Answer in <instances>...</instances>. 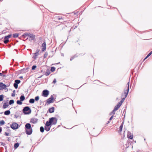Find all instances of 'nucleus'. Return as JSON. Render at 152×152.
Masks as SVG:
<instances>
[{
    "label": "nucleus",
    "mask_w": 152,
    "mask_h": 152,
    "mask_svg": "<svg viewBox=\"0 0 152 152\" xmlns=\"http://www.w3.org/2000/svg\"><path fill=\"white\" fill-rule=\"evenodd\" d=\"M25 129L26 134L28 135H31L32 133V129L31 125L29 123H27L25 125Z\"/></svg>",
    "instance_id": "nucleus-1"
},
{
    "label": "nucleus",
    "mask_w": 152,
    "mask_h": 152,
    "mask_svg": "<svg viewBox=\"0 0 152 152\" xmlns=\"http://www.w3.org/2000/svg\"><path fill=\"white\" fill-rule=\"evenodd\" d=\"M22 36L24 38H25L26 37H29V38H31V39H30V40H34L35 38V35L31 33H24L22 35Z\"/></svg>",
    "instance_id": "nucleus-2"
},
{
    "label": "nucleus",
    "mask_w": 152,
    "mask_h": 152,
    "mask_svg": "<svg viewBox=\"0 0 152 152\" xmlns=\"http://www.w3.org/2000/svg\"><path fill=\"white\" fill-rule=\"evenodd\" d=\"M23 113L25 114H29L31 113V110L28 106H26L24 107L23 110Z\"/></svg>",
    "instance_id": "nucleus-3"
},
{
    "label": "nucleus",
    "mask_w": 152,
    "mask_h": 152,
    "mask_svg": "<svg viewBox=\"0 0 152 152\" xmlns=\"http://www.w3.org/2000/svg\"><path fill=\"white\" fill-rule=\"evenodd\" d=\"M49 121L50 122L52 125H55L56 124L57 119L55 117H51L49 119Z\"/></svg>",
    "instance_id": "nucleus-4"
},
{
    "label": "nucleus",
    "mask_w": 152,
    "mask_h": 152,
    "mask_svg": "<svg viewBox=\"0 0 152 152\" xmlns=\"http://www.w3.org/2000/svg\"><path fill=\"white\" fill-rule=\"evenodd\" d=\"M129 82L127 83L126 85L127 88L126 89L125 88L124 89V94H125L124 96H125V97H126L129 91Z\"/></svg>",
    "instance_id": "nucleus-5"
},
{
    "label": "nucleus",
    "mask_w": 152,
    "mask_h": 152,
    "mask_svg": "<svg viewBox=\"0 0 152 152\" xmlns=\"http://www.w3.org/2000/svg\"><path fill=\"white\" fill-rule=\"evenodd\" d=\"M53 100L54 98L53 96L52 95L49 98L47 99V102L45 104V105L46 104L48 105L51 103H53Z\"/></svg>",
    "instance_id": "nucleus-6"
},
{
    "label": "nucleus",
    "mask_w": 152,
    "mask_h": 152,
    "mask_svg": "<svg viewBox=\"0 0 152 152\" xmlns=\"http://www.w3.org/2000/svg\"><path fill=\"white\" fill-rule=\"evenodd\" d=\"M10 127L13 130L17 129L19 127V125L16 123L14 122L10 125Z\"/></svg>",
    "instance_id": "nucleus-7"
},
{
    "label": "nucleus",
    "mask_w": 152,
    "mask_h": 152,
    "mask_svg": "<svg viewBox=\"0 0 152 152\" xmlns=\"http://www.w3.org/2000/svg\"><path fill=\"white\" fill-rule=\"evenodd\" d=\"M49 94V91L47 90H44L42 93V96L45 97H47Z\"/></svg>",
    "instance_id": "nucleus-8"
},
{
    "label": "nucleus",
    "mask_w": 152,
    "mask_h": 152,
    "mask_svg": "<svg viewBox=\"0 0 152 152\" xmlns=\"http://www.w3.org/2000/svg\"><path fill=\"white\" fill-rule=\"evenodd\" d=\"M20 82V81L19 80H15V83L13 84V86L15 89L18 88V84Z\"/></svg>",
    "instance_id": "nucleus-9"
},
{
    "label": "nucleus",
    "mask_w": 152,
    "mask_h": 152,
    "mask_svg": "<svg viewBox=\"0 0 152 152\" xmlns=\"http://www.w3.org/2000/svg\"><path fill=\"white\" fill-rule=\"evenodd\" d=\"M28 71V68H24L20 70L19 71L18 73H24L26 72H27Z\"/></svg>",
    "instance_id": "nucleus-10"
},
{
    "label": "nucleus",
    "mask_w": 152,
    "mask_h": 152,
    "mask_svg": "<svg viewBox=\"0 0 152 152\" xmlns=\"http://www.w3.org/2000/svg\"><path fill=\"white\" fill-rule=\"evenodd\" d=\"M7 86L2 82L0 83V90L5 89Z\"/></svg>",
    "instance_id": "nucleus-11"
},
{
    "label": "nucleus",
    "mask_w": 152,
    "mask_h": 152,
    "mask_svg": "<svg viewBox=\"0 0 152 152\" xmlns=\"http://www.w3.org/2000/svg\"><path fill=\"white\" fill-rule=\"evenodd\" d=\"M42 47L43 48H42V51H44L46 49V45L45 41H44L43 43L42 44Z\"/></svg>",
    "instance_id": "nucleus-12"
},
{
    "label": "nucleus",
    "mask_w": 152,
    "mask_h": 152,
    "mask_svg": "<svg viewBox=\"0 0 152 152\" xmlns=\"http://www.w3.org/2000/svg\"><path fill=\"white\" fill-rule=\"evenodd\" d=\"M38 119L34 118H32L31 119L30 122H32L33 124L36 123L38 121Z\"/></svg>",
    "instance_id": "nucleus-13"
},
{
    "label": "nucleus",
    "mask_w": 152,
    "mask_h": 152,
    "mask_svg": "<svg viewBox=\"0 0 152 152\" xmlns=\"http://www.w3.org/2000/svg\"><path fill=\"white\" fill-rule=\"evenodd\" d=\"M127 137L130 139H132L133 138V135L129 132H128Z\"/></svg>",
    "instance_id": "nucleus-14"
},
{
    "label": "nucleus",
    "mask_w": 152,
    "mask_h": 152,
    "mask_svg": "<svg viewBox=\"0 0 152 152\" xmlns=\"http://www.w3.org/2000/svg\"><path fill=\"white\" fill-rule=\"evenodd\" d=\"M9 104L8 103V102H6L4 103L3 104V107L4 109L8 107Z\"/></svg>",
    "instance_id": "nucleus-15"
},
{
    "label": "nucleus",
    "mask_w": 152,
    "mask_h": 152,
    "mask_svg": "<svg viewBox=\"0 0 152 152\" xmlns=\"http://www.w3.org/2000/svg\"><path fill=\"white\" fill-rule=\"evenodd\" d=\"M48 111L50 113H52L54 111V107H52L49 109Z\"/></svg>",
    "instance_id": "nucleus-16"
},
{
    "label": "nucleus",
    "mask_w": 152,
    "mask_h": 152,
    "mask_svg": "<svg viewBox=\"0 0 152 152\" xmlns=\"http://www.w3.org/2000/svg\"><path fill=\"white\" fill-rule=\"evenodd\" d=\"M52 124H51V123H50V122L49 121H49H47L45 124V126H50L51 125H52Z\"/></svg>",
    "instance_id": "nucleus-17"
},
{
    "label": "nucleus",
    "mask_w": 152,
    "mask_h": 152,
    "mask_svg": "<svg viewBox=\"0 0 152 152\" xmlns=\"http://www.w3.org/2000/svg\"><path fill=\"white\" fill-rule=\"evenodd\" d=\"M9 41V40L6 37H5L4 40V44H6Z\"/></svg>",
    "instance_id": "nucleus-18"
},
{
    "label": "nucleus",
    "mask_w": 152,
    "mask_h": 152,
    "mask_svg": "<svg viewBox=\"0 0 152 152\" xmlns=\"http://www.w3.org/2000/svg\"><path fill=\"white\" fill-rule=\"evenodd\" d=\"M19 145V143L18 142L15 143L14 145V148L15 149H17Z\"/></svg>",
    "instance_id": "nucleus-19"
},
{
    "label": "nucleus",
    "mask_w": 152,
    "mask_h": 152,
    "mask_svg": "<svg viewBox=\"0 0 152 152\" xmlns=\"http://www.w3.org/2000/svg\"><path fill=\"white\" fill-rule=\"evenodd\" d=\"M20 100L22 101H23L25 99V97L24 94L22 95L20 98Z\"/></svg>",
    "instance_id": "nucleus-20"
},
{
    "label": "nucleus",
    "mask_w": 152,
    "mask_h": 152,
    "mask_svg": "<svg viewBox=\"0 0 152 152\" xmlns=\"http://www.w3.org/2000/svg\"><path fill=\"white\" fill-rule=\"evenodd\" d=\"M10 113V110H7L4 112V114L6 115H8Z\"/></svg>",
    "instance_id": "nucleus-21"
},
{
    "label": "nucleus",
    "mask_w": 152,
    "mask_h": 152,
    "mask_svg": "<svg viewBox=\"0 0 152 152\" xmlns=\"http://www.w3.org/2000/svg\"><path fill=\"white\" fill-rule=\"evenodd\" d=\"M35 102V99H31L29 100V102L31 104H33Z\"/></svg>",
    "instance_id": "nucleus-22"
},
{
    "label": "nucleus",
    "mask_w": 152,
    "mask_h": 152,
    "mask_svg": "<svg viewBox=\"0 0 152 152\" xmlns=\"http://www.w3.org/2000/svg\"><path fill=\"white\" fill-rule=\"evenodd\" d=\"M39 53H34V55L33 56V58L34 59H36L37 58V56L38 55Z\"/></svg>",
    "instance_id": "nucleus-23"
},
{
    "label": "nucleus",
    "mask_w": 152,
    "mask_h": 152,
    "mask_svg": "<svg viewBox=\"0 0 152 152\" xmlns=\"http://www.w3.org/2000/svg\"><path fill=\"white\" fill-rule=\"evenodd\" d=\"M50 73V71L49 69H47L46 70V72L45 73V75L46 76H48V75Z\"/></svg>",
    "instance_id": "nucleus-24"
},
{
    "label": "nucleus",
    "mask_w": 152,
    "mask_h": 152,
    "mask_svg": "<svg viewBox=\"0 0 152 152\" xmlns=\"http://www.w3.org/2000/svg\"><path fill=\"white\" fill-rule=\"evenodd\" d=\"M50 126L47 127V126H45V129L47 132H48L50 130Z\"/></svg>",
    "instance_id": "nucleus-25"
},
{
    "label": "nucleus",
    "mask_w": 152,
    "mask_h": 152,
    "mask_svg": "<svg viewBox=\"0 0 152 152\" xmlns=\"http://www.w3.org/2000/svg\"><path fill=\"white\" fill-rule=\"evenodd\" d=\"M123 124H124V122H123L121 124V125L120 126V127H119V131H120V132H121L122 131V128H123Z\"/></svg>",
    "instance_id": "nucleus-26"
},
{
    "label": "nucleus",
    "mask_w": 152,
    "mask_h": 152,
    "mask_svg": "<svg viewBox=\"0 0 152 152\" xmlns=\"http://www.w3.org/2000/svg\"><path fill=\"white\" fill-rule=\"evenodd\" d=\"M22 101H21L20 100H18L17 101L16 103H17V104H18L21 105L22 104Z\"/></svg>",
    "instance_id": "nucleus-27"
},
{
    "label": "nucleus",
    "mask_w": 152,
    "mask_h": 152,
    "mask_svg": "<svg viewBox=\"0 0 152 152\" xmlns=\"http://www.w3.org/2000/svg\"><path fill=\"white\" fill-rule=\"evenodd\" d=\"M152 54V50L147 55L146 57L144 59L143 61H144L145 59L149 57Z\"/></svg>",
    "instance_id": "nucleus-28"
},
{
    "label": "nucleus",
    "mask_w": 152,
    "mask_h": 152,
    "mask_svg": "<svg viewBox=\"0 0 152 152\" xmlns=\"http://www.w3.org/2000/svg\"><path fill=\"white\" fill-rule=\"evenodd\" d=\"M19 35L18 34V33H15L13 34L12 36L14 38H17L18 37Z\"/></svg>",
    "instance_id": "nucleus-29"
},
{
    "label": "nucleus",
    "mask_w": 152,
    "mask_h": 152,
    "mask_svg": "<svg viewBox=\"0 0 152 152\" xmlns=\"http://www.w3.org/2000/svg\"><path fill=\"white\" fill-rule=\"evenodd\" d=\"M40 130L41 132L43 133L44 131V128L43 126H41L40 128Z\"/></svg>",
    "instance_id": "nucleus-30"
},
{
    "label": "nucleus",
    "mask_w": 152,
    "mask_h": 152,
    "mask_svg": "<svg viewBox=\"0 0 152 152\" xmlns=\"http://www.w3.org/2000/svg\"><path fill=\"white\" fill-rule=\"evenodd\" d=\"M14 102V101L13 99H11L10 100L9 104L10 105H11L12 104H13Z\"/></svg>",
    "instance_id": "nucleus-31"
},
{
    "label": "nucleus",
    "mask_w": 152,
    "mask_h": 152,
    "mask_svg": "<svg viewBox=\"0 0 152 152\" xmlns=\"http://www.w3.org/2000/svg\"><path fill=\"white\" fill-rule=\"evenodd\" d=\"M56 68L54 66L51 67L50 69V71L53 72L55 71Z\"/></svg>",
    "instance_id": "nucleus-32"
},
{
    "label": "nucleus",
    "mask_w": 152,
    "mask_h": 152,
    "mask_svg": "<svg viewBox=\"0 0 152 152\" xmlns=\"http://www.w3.org/2000/svg\"><path fill=\"white\" fill-rule=\"evenodd\" d=\"M4 95L3 94L0 95V101H2L3 100Z\"/></svg>",
    "instance_id": "nucleus-33"
},
{
    "label": "nucleus",
    "mask_w": 152,
    "mask_h": 152,
    "mask_svg": "<svg viewBox=\"0 0 152 152\" xmlns=\"http://www.w3.org/2000/svg\"><path fill=\"white\" fill-rule=\"evenodd\" d=\"M4 124H5V122L4 120H2L1 121H0V125H3Z\"/></svg>",
    "instance_id": "nucleus-34"
},
{
    "label": "nucleus",
    "mask_w": 152,
    "mask_h": 152,
    "mask_svg": "<svg viewBox=\"0 0 152 152\" xmlns=\"http://www.w3.org/2000/svg\"><path fill=\"white\" fill-rule=\"evenodd\" d=\"M39 96H37L35 97V99H35V100L36 101H38V100H39Z\"/></svg>",
    "instance_id": "nucleus-35"
},
{
    "label": "nucleus",
    "mask_w": 152,
    "mask_h": 152,
    "mask_svg": "<svg viewBox=\"0 0 152 152\" xmlns=\"http://www.w3.org/2000/svg\"><path fill=\"white\" fill-rule=\"evenodd\" d=\"M120 107L119 106H117V105H116L114 108V110L116 111Z\"/></svg>",
    "instance_id": "nucleus-36"
},
{
    "label": "nucleus",
    "mask_w": 152,
    "mask_h": 152,
    "mask_svg": "<svg viewBox=\"0 0 152 152\" xmlns=\"http://www.w3.org/2000/svg\"><path fill=\"white\" fill-rule=\"evenodd\" d=\"M115 110H114V109H113V110L112 111V112L110 113L109 115H111L113 114H115Z\"/></svg>",
    "instance_id": "nucleus-37"
},
{
    "label": "nucleus",
    "mask_w": 152,
    "mask_h": 152,
    "mask_svg": "<svg viewBox=\"0 0 152 152\" xmlns=\"http://www.w3.org/2000/svg\"><path fill=\"white\" fill-rule=\"evenodd\" d=\"M126 97H125V96H124V97H123L121 99V100L120 101L122 103L123 102H124V100L126 98Z\"/></svg>",
    "instance_id": "nucleus-38"
},
{
    "label": "nucleus",
    "mask_w": 152,
    "mask_h": 152,
    "mask_svg": "<svg viewBox=\"0 0 152 152\" xmlns=\"http://www.w3.org/2000/svg\"><path fill=\"white\" fill-rule=\"evenodd\" d=\"M122 104V103L120 101L119 102H118V103L117 104V106H119V107H120L121 106Z\"/></svg>",
    "instance_id": "nucleus-39"
},
{
    "label": "nucleus",
    "mask_w": 152,
    "mask_h": 152,
    "mask_svg": "<svg viewBox=\"0 0 152 152\" xmlns=\"http://www.w3.org/2000/svg\"><path fill=\"white\" fill-rule=\"evenodd\" d=\"M48 55V53L47 52H45L44 54V58H46L47 56Z\"/></svg>",
    "instance_id": "nucleus-40"
},
{
    "label": "nucleus",
    "mask_w": 152,
    "mask_h": 152,
    "mask_svg": "<svg viewBox=\"0 0 152 152\" xmlns=\"http://www.w3.org/2000/svg\"><path fill=\"white\" fill-rule=\"evenodd\" d=\"M6 145V144L5 143L2 142H0V145H2L4 146H5V145Z\"/></svg>",
    "instance_id": "nucleus-41"
},
{
    "label": "nucleus",
    "mask_w": 152,
    "mask_h": 152,
    "mask_svg": "<svg viewBox=\"0 0 152 152\" xmlns=\"http://www.w3.org/2000/svg\"><path fill=\"white\" fill-rule=\"evenodd\" d=\"M37 67V66L35 65H33L32 67V70H34Z\"/></svg>",
    "instance_id": "nucleus-42"
},
{
    "label": "nucleus",
    "mask_w": 152,
    "mask_h": 152,
    "mask_svg": "<svg viewBox=\"0 0 152 152\" xmlns=\"http://www.w3.org/2000/svg\"><path fill=\"white\" fill-rule=\"evenodd\" d=\"M11 36H12V34H9L7 36H5V37H6L7 38L9 39V38H10Z\"/></svg>",
    "instance_id": "nucleus-43"
},
{
    "label": "nucleus",
    "mask_w": 152,
    "mask_h": 152,
    "mask_svg": "<svg viewBox=\"0 0 152 152\" xmlns=\"http://www.w3.org/2000/svg\"><path fill=\"white\" fill-rule=\"evenodd\" d=\"M7 73V70H6L4 71H2V73L3 74H5Z\"/></svg>",
    "instance_id": "nucleus-44"
},
{
    "label": "nucleus",
    "mask_w": 152,
    "mask_h": 152,
    "mask_svg": "<svg viewBox=\"0 0 152 152\" xmlns=\"http://www.w3.org/2000/svg\"><path fill=\"white\" fill-rule=\"evenodd\" d=\"M19 115H16V114H15L14 115V117L16 118H18L19 117Z\"/></svg>",
    "instance_id": "nucleus-45"
},
{
    "label": "nucleus",
    "mask_w": 152,
    "mask_h": 152,
    "mask_svg": "<svg viewBox=\"0 0 152 152\" xmlns=\"http://www.w3.org/2000/svg\"><path fill=\"white\" fill-rule=\"evenodd\" d=\"M4 134L5 135L7 136H9V133L6 132H5Z\"/></svg>",
    "instance_id": "nucleus-46"
},
{
    "label": "nucleus",
    "mask_w": 152,
    "mask_h": 152,
    "mask_svg": "<svg viewBox=\"0 0 152 152\" xmlns=\"http://www.w3.org/2000/svg\"><path fill=\"white\" fill-rule=\"evenodd\" d=\"M56 79L55 78L53 80V82L52 83L55 84L56 83Z\"/></svg>",
    "instance_id": "nucleus-47"
},
{
    "label": "nucleus",
    "mask_w": 152,
    "mask_h": 152,
    "mask_svg": "<svg viewBox=\"0 0 152 152\" xmlns=\"http://www.w3.org/2000/svg\"><path fill=\"white\" fill-rule=\"evenodd\" d=\"M113 116H113V115H112V116L110 117V118L109 120V121H111V120L112 119H113Z\"/></svg>",
    "instance_id": "nucleus-48"
},
{
    "label": "nucleus",
    "mask_w": 152,
    "mask_h": 152,
    "mask_svg": "<svg viewBox=\"0 0 152 152\" xmlns=\"http://www.w3.org/2000/svg\"><path fill=\"white\" fill-rule=\"evenodd\" d=\"M74 57V58L78 56V55L77 54H76L73 56Z\"/></svg>",
    "instance_id": "nucleus-49"
},
{
    "label": "nucleus",
    "mask_w": 152,
    "mask_h": 152,
    "mask_svg": "<svg viewBox=\"0 0 152 152\" xmlns=\"http://www.w3.org/2000/svg\"><path fill=\"white\" fill-rule=\"evenodd\" d=\"M39 50H40L39 49H37V50L36 51V52L35 53H39Z\"/></svg>",
    "instance_id": "nucleus-50"
},
{
    "label": "nucleus",
    "mask_w": 152,
    "mask_h": 152,
    "mask_svg": "<svg viewBox=\"0 0 152 152\" xmlns=\"http://www.w3.org/2000/svg\"><path fill=\"white\" fill-rule=\"evenodd\" d=\"M74 58V57H73V56L71 57L70 58V60L71 61H72V60H73Z\"/></svg>",
    "instance_id": "nucleus-51"
},
{
    "label": "nucleus",
    "mask_w": 152,
    "mask_h": 152,
    "mask_svg": "<svg viewBox=\"0 0 152 152\" xmlns=\"http://www.w3.org/2000/svg\"><path fill=\"white\" fill-rule=\"evenodd\" d=\"M11 96L12 97H14L15 96V93H12L11 94Z\"/></svg>",
    "instance_id": "nucleus-52"
},
{
    "label": "nucleus",
    "mask_w": 152,
    "mask_h": 152,
    "mask_svg": "<svg viewBox=\"0 0 152 152\" xmlns=\"http://www.w3.org/2000/svg\"><path fill=\"white\" fill-rule=\"evenodd\" d=\"M20 111H17L16 112V114H16V115H19V114L18 113H19L20 112Z\"/></svg>",
    "instance_id": "nucleus-53"
},
{
    "label": "nucleus",
    "mask_w": 152,
    "mask_h": 152,
    "mask_svg": "<svg viewBox=\"0 0 152 152\" xmlns=\"http://www.w3.org/2000/svg\"><path fill=\"white\" fill-rule=\"evenodd\" d=\"M1 76H2L3 77H6V76L5 74H2V75Z\"/></svg>",
    "instance_id": "nucleus-54"
},
{
    "label": "nucleus",
    "mask_w": 152,
    "mask_h": 152,
    "mask_svg": "<svg viewBox=\"0 0 152 152\" xmlns=\"http://www.w3.org/2000/svg\"><path fill=\"white\" fill-rule=\"evenodd\" d=\"M2 131V128L1 127H0V133Z\"/></svg>",
    "instance_id": "nucleus-55"
},
{
    "label": "nucleus",
    "mask_w": 152,
    "mask_h": 152,
    "mask_svg": "<svg viewBox=\"0 0 152 152\" xmlns=\"http://www.w3.org/2000/svg\"><path fill=\"white\" fill-rule=\"evenodd\" d=\"M42 76H43V75H41L40 76H39V77H38V78H41L42 77Z\"/></svg>",
    "instance_id": "nucleus-56"
},
{
    "label": "nucleus",
    "mask_w": 152,
    "mask_h": 152,
    "mask_svg": "<svg viewBox=\"0 0 152 152\" xmlns=\"http://www.w3.org/2000/svg\"><path fill=\"white\" fill-rule=\"evenodd\" d=\"M19 78L20 79H22L23 78V76H21L19 77Z\"/></svg>",
    "instance_id": "nucleus-57"
},
{
    "label": "nucleus",
    "mask_w": 152,
    "mask_h": 152,
    "mask_svg": "<svg viewBox=\"0 0 152 152\" xmlns=\"http://www.w3.org/2000/svg\"><path fill=\"white\" fill-rule=\"evenodd\" d=\"M110 123V121H108L107 122V124H108L109 123Z\"/></svg>",
    "instance_id": "nucleus-58"
},
{
    "label": "nucleus",
    "mask_w": 152,
    "mask_h": 152,
    "mask_svg": "<svg viewBox=\"0 0 152 152\" xmlns=\"http://www.w3.org/2000/svg\"><path fill=\"white\" fill-rule=\"evenodd\" d=\"M2 75V73L0 72V76H1Z\"/></svg>",
    "instance_id": "nucleus-59"
},
{
    "label": "nucleus",
    "mask_w": 152,
    "mask_h": 152,
    "mask_svg": "<svg viewBox=\"0 0 152 152\" xmlns=\"http://www.w3.org/2000/svg\"><path fill=\"white\" fill-rule=\"evenodd\" d=\"M15 90H14L13 91V93H15Z\"/></svg>",
    "instance_id": "nucleus-60"
},
{
    "label": "nucleus",
    "mask_w": 152,
    "mask_h": 152,
    "mask_svg": "<svg viewBox=\"0 0 152 152\" xmlns=\"http://www.w3.org/2000/svg\"><path fill=\"white\" fill-rule=\"evenodd\" d=\"M123 96H124V95H123V94H122L121 96V98L123 97Z\"/></svg>",
    "instance_id": "nucleus-61"
},
{
    "label": "nucleus",
    "mask_w": 152,
    "mask_h": 152,
    "mask_svg": "<svg viewBox=\"0 0 152 152\" xmlns=\"http://www.w3.org/2000/svg\"><path fill=\"white\" fill-rule=\"evenodd\" d=\"M61 19H62V18H58V20H61Z\"/></svg>",
    "instance_id": "nucleus-62"
},
{
    "label": "nucleus",
    "mask_w": 152,
    "mask_h": 152,
    "mask_svg": "<svg viewBox=\"0 0 152 152\" xmlns=\"http://www.w3.org/2000/svg\"><path fill=\"white\" fill-rule=\"evenodd\" d=\"M9 138H9V137H8V140H8V141H9V140H10Z\"/></svg>",
    "instance_id": "nucleus-63"
},
{
    "label": "nucleus",
    "mask_w": 152,
    "mask_h": 152,
    "mask_svg": "<svg viewBox=\"0 0 152 152\" xmlns=\"http://www.w3.org/2000/svg\"><path fill=\"white\" fill-rule=\"evenodd\" d=\"M5 147V149H7V146H6V145L5 146H4Z\"/></svg>",
    "instance_id": "nucleus-64"
}]
</instances>
